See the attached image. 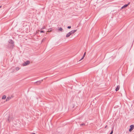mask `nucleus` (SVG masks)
<instances>
[{
	"label": "nucleus",
	"mask_w": 134,
	"mask_h": 134,
	"mask_svg": "<svg viewBox=\"0 0 134 134\" xmlns=\"http://www.w3.org/2000/svg\"><path fill=\"white\" fill-rule=\"evenodd\" d=\"M8 47L9 48H13L14 46V42L12 39H10L8 41Z\"/></svg>",
	"instance_id": "obj_1"
},
{
	"label": "nucleus",
	"mask_w": 134,
	"mask_h": 134,
	"mask_svg": "<svg viewBox=\"0 0 134 134\" xmlns=\"http://www.w3.org/2000/svg\"><path fill=\"white\" fill-rule=\"evenodd\" d=\"M14 118L11 115H10L8 117V122H10L11 120H12Z\"/></svg>",
	"instance_id": "obj_2"
},
{
	"label": "nucleus",
	"mask_w": 134,
	"mask_h": 134,
	"mask_svg": "<svg viewBox=\"0 0 134 134\" xmlns=\"http://www.w3.org/2000/svg\"><path fill=\"white\" fill-rule=\"evenodd\" d=\"M30 63V62L29 60L25 62L23 64V65L24 66H26L29 65Z\"/></svg>",
	"instance_id": "obj_3"
},
{
	"label": "nucleus",
	"mask_w": 134,
	"mask_h": 134,
	"mask_svg": "<svg viewBox=\"0 0 134 134\" xmlns=\"http://www.w3.org/2000/svg\"><path fill=\"white\" fill-rule=\"evenodd\" d=\"M130 129H129V131L131 132L134 129V125H131L130 126Z\"/></svg>",
	"instance_id": "obj_4"
},
{
	"label": "nucleus",
	"mask_w": 134,
	"mask_h": 134,
	"mask_svg": "<svg viewBox=\"0 0 134 134\" xmlns=\"http://www.w3.org/2000/svg\"><path fill=\"white\" fill-rule=\"evenodd\" d=\"M130 4V2L128 3L127 4H125L121 8V9H122L124 8H125L127 7L129 4Z\"/></svg>",
	"instance_id": "obj_5"
},
{
	"label": "nucleus",
	"mask_w": 134,
	"mask_h": 134,
	"mask_svg": "<svg viewBox=\"0 0 134 134\" xmlns=\"http://www.w3.org/2000/svg\"><path fill=\"white\" fill-rule=\"evenodd\" d=\"M43 81V80H41L39 81H37V82H36L35 83H37V84H39L41 82Z\"/></svg>",
	"instance_id": "obj_6"
},
{
	"label": "nucleus",
	"mask_w": 134,
	"mask_h": 134,
	"mask_svg": "<svg viewBox=\"0 0 134 134\" xmlns=\"http://www.w3.org/2000/svg\"><path fill=\"white\" fill-rule=\"evenodd\" d=\"M71 33L70 32L68 33L66 35V37H69L70 35H71Z\"/></svg>",
	"instance_id": "obj_7"
},
{
	"label": "nucleus",
	"mask_w": 134,
	"mask_h": 134,
	"mask_svg": "<svg viewBox=\"0 0 134 134\" xmlns=\"http://www.w3.org/2000/svg\"><path fill=\"white\" fill-rule=\"evenodd\" d=\"M76 30H72L70 32L71 33V34H74V33L75 32H76Z\"/></svg>",
	"instance_id": "obj_8"
},
{
	"label": "nucleus",
	"mask_w": 134,
	"mask_h": 134,
	"mask_svg": "<svg viewBox=\"0 0 134 134\" xmlns=\"http://www.w3.org/2000/svg\"><path fill=\"white\" fill-rule=\"evenodd\" d=\"M120 87L119 86H117L116 88L115 91H118L119 90V89Z\"/></svg>",
	"instance_id": "obj_9"
},
{
	"label": "nucleus",
	"mask_w": 134,
	"mask_h": 134,
	"mask_svg": "<svg viewBox=\"0 0 134 134\" xmlns=\"http://www.w3.org/2000/svg\"><path fill=\"white\" fill-rule=\"evenodd\" d=\"M11 98L10 97H8L6 99V101H8Z\"/></svg>",
	"instance_id": "obj_10"
},
{
	"label": "nucleus",
	"mask_w": 134,
	"mask_h": 134,
	"mask_svg": "<svg viewBox=\"0 0 134 134\" xmlns=\"http://www.w3.org/2000/svg\"><path fill=\"white\" fill-rule=\"evenodd\" d=\"M6 98V96L5 95H3L2 97V99H5Z\"/></svg>",
	"instance_id": "obj_11"
},
{
	"label": "nucleus",
	"mask_w": 134,
	"mask_h": 134,
	"mask_svg": "<svg viewBox=\"0 0 134 134\" xmlns=\"http://www.w3.org/2000/svg\"><path fill=\"white\" fill-rule=\"evenodd\" d=\"M19 69H20V68L18 67H16L15 68V69H16V71L18 70H19Z\"/></svg>",
	"instance_id": "obj_12"
},
{
	"label": "nucleus",
	"mask_w": 134,
	"mask_h": 134,
	"mask_svg": "<svg viewBox=\"0 0 134 134\" xmlns=\"http://www.w3.org/2000/svg\"><path fill=\"white\" fill-rule=\"evenodd\" d=\"M59 30L60 31H62L63 30V29L62 27H60L59 29Z\"/></svg>",
	"instance_id": "obj_13"
},
{
	"label": "nucleus",
	"mask_w": 134,
	"mask_h": 134,
	"mask_svg": "<svg viewBox=\"0 0 134 134\" xmlns=\"http://www.w3.org/2000/svg\"><path fill=\"white\" fill-rule=\"evenodd\" d=\"M46 38H43L42 40V42H43V41H45V40H46Z\"/></svg>",
	"instance_id": "obj_14"
},
{
	"label": "nucleus",
	"mask_w": 134,
	"mask_h": 134,
	"mask_svg": "<svg viewBox=\"0 0 134 134\" xmlns=\"http://www.w3.org/2000/svg\"><path fill=\"white\" fill-rule=\"evenodd\" d=\"M113 130H112L111 132L109 134H112V133H113Z\"/></svg>",
	"instance_id": "obj_15"
},
{
	"label": "nucleus",
	"mask_w": 134,
	"mask_h": 134,
	"mask_svg": "<svg viewBox=\"0 0 134 134\" xmlns=\"http://www.w3.org/2000/svg\"><path fill=\"white\" fill-rule=\"evenodd\" d=\"M71 26H68L67 27V28L68 29H70L71 28Z\"/></svg>",
	"instance_id": "obj_16"
},
{
	"label": "nucleus",
	"mask_w": 134,
	"mask_h": 134,
	"mask_svg": "<svg viewBox=\"0 0 134 134\" xmlns=\"http://www.w3.org/2000/svg\"><path fill=\"white\" fill-rule=\"evenodd\" d=\"M40 32L41 33H43V32H44L43 31H42V30H41L40 31Z\"/></svg>",
	"instance_id": "obj_17"
},
{
	"label": "nucleus",
	"mask_w": 134,
	"mask_h": 134,
	"mask_svg": "<svg viewBox=\"0 0 134 134\" xmlns=\"http://www.w3.org/2000/svg\"><path fill=\"white\" fill-rule=\"evenodd\" d=\"M81 126H83V125H85V124H84V123H83V124H81L80 125Z\"/></svg>",
	"instance_id": "obj_18"
},
{
	"label": "nucleus",
	"mask_w": 134,
	"mask_h": 134,
	"mask_svg": "<svg viewBox=\"0 0 134 134\" xmlns=\"http://www.w3.org/2000/svg\"><path fill=\"white\" fill-rule=\"evenodd\" d=\"M86 52H85L83 55L85 56V55H86Z\"/></svg>",
	"instance_id": "obj_19"
},
{
	"label": "nucleus",
	"mask_w": 134,
	"mask_h": 134,
	"mask_svg": "<svg viewBox=\"0 0 134 134\" xmlns=\"http://www.w3.org/2000/svg\"><path fill=\"white\" fill-rule=\"evenodd\" d=\"M83 57H82L80 59V60H82V59H83Z\"/></svg>",
	"instance_id": "obj_20"
},
{
	"label": "nucleus",
	"mask_w": 134,
	"mask_h": 134,
	"mask_svg": "<svg viewBox=\"0 0 134 134\" xmlns=\"http://www.w3.org/2000/svg\"><path fill=\"white\" fill-rule=\"evenodd\" d=\"M83 57H82L80 59V60H82V59H83Z\"/></svg>",
	"instance_id": "obj_21"
},
{
	"label": "nucleus",
	"mask_w": 134,
	"mask_h": 134,
	"mask_svg": "<svg viewBox=\"0 0 134 134\" xmlns=\"http://www.w3.org/2000/svg\"><path fill=\"white\" fill-rule=\"evenodd\" d=\"M44 28H45V27L44 26L42 27V29H44Z\"/></svg>",
	"instance_id": "obj_22"
},
{
	"label": "nucleus",
	"mask_w": 134,
	"mask_h": 134,
	"mask_svg": "<svg viewBox=\"0 0 134 134\" xmlns=\"http://www.w3.org/2000/svg\"><path fill=\"white\" fill-rule=\"evenodd\" d=\"M85 56V55H83V56H82V57H83V58H84V57Z\"/></svg>",
	"instance_id": "obj_23"
},
{
	"label": "nucleus",
	"mask_w": 134,
	"mask_h": 134,
	"mask_svg": "<svg viewBox=\"0 0 134 134\" xmlns=\"http://www.w3.org/2000/svg\"><path fill=\"white\" fill-rule=\"evenodd\" d=\"M85 56V55H83V56H82V57H83V58H84V57Z\"/></svg>",
	"instance_id": "obj_24"
},
{
	"label": "nucleus",
	"mask_w": 134,
	"mask_h": 134,
	"mask_svg": "<svg viewBox=\"0 0 134 134\" xmlns=\"http://www.w3.org/2000/svg\"><path fill=\"white\" fill-rule=\"evenodd\" d=\"M31 134H36L35 133H32Z\"/></svg>",
	"instance_id": "obj_25"
},
{
	"label": "nucleus",
	"mask_w": 134,
	"mask_h": 134,
	"mask_svg": "<svg viewBox=\"0 0 134 134\" xmlns=\"http://www.w3.org/2000/svg\"><path fill=\"white\" fill-rule=\"evenodd\" d=\"M52 29H51V28H50V31H52Z\"/></svg>",
	"instance_id": "obj_26"
},
{
	"label": "nucleus",
	"mask_w": 134,
	"mask_h": 134,
	"mask_svg": "<svg viewBox=\"0 0 134 134\" xmlns=\"http://www.w3.org/2000/svg\"><path fill=\"white\" fill-rule=\"evenodd\" d=\"M2 7V6H0V8H1Z\"/></svg>",
	"instance_id": "obj_27"
},
{
	"label": "nucleus",
	"mask_w": 134,
	"mask_h": 134,
	"mask_svg": "<svg viewBox=\"0 0 134 134\" xmlns=\"http://www.w3.org/2000/svg\"><path fill=\"white\" fill-rule=\"evenodd\" d=\"M106 126L105 127H106V126Z\"/></svg>",
	"instance_id": "obj_28"
}]
</instances>
